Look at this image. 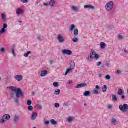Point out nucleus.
<instances>
[{
    "label": "nucleus",
    "mask_w": 128,
    "mask_h": 128,
    "mask_svg": "<svg viewBox=\"0 0 128 128\" xmlns=\"http://www.w3.org/2000/svg\"><path fill=\"white\" fill-rule=\"evenodd\" d=\"M32 96H34V92H32Z\"/></svg>",
    "instance_id": "63"
},
{
    "label": "nucleus",
    "mask_w": 128,
    "mask_h": 128,
    "mask_svg": "<svg viewBox=\"0 0 128 128\" xmlns=\"http://www.w3.org/2000/svg\"><path fill=\"white\" fill-rule=\"evenodd\" d=\"M106 90H108V86H106V85L104 86L102 88V92H106Z\"/></svg>",
    "instance_id": "28"
},
{
    "label": "nucleus",
    "mask_w": 128,
    "mask_h": 128,
    "mask_svg": "<svg viewBox=\"0 0 128 128\" xmlns=\"http://www.w3.org/2000/svg\"><path fill=\"white\" fill-rule=\"evenodd\" d=\"M74 68H76V63H74V61L71 60V62L70 63V68L74 70Z\"/></svg>",
    "instance_id": "13"
},
{
    "label": "nucleus",
    "mask_w": 128,
    "mask_h": 128,
    "mask_svg": "<svg viewBox=\"0 0 128 128\" xmlns=\"http://www.w3.org/2000/svg\"><path fill=\"white\" fill-rule=\"evenodd\" d=\"M73 82L72 80L69 81L68 83V84H72Z\"/></svg>",
    "instance_id": "58"
},
{
    "label": "nucleus",
    "mask_w": 128,
    "mask_h": 128,
    "mask_svg": "<svg viewBox=\"0 0 128 128\" xmlns=\"http://www.w3.org/2000/svg\"><path fill=\"white\" fill-rule=\"evenodd\" d=\"M72 117H68V122H72Z\"/></svg>",
    "instance_id": "39"
},
{
    "label": "nucleus",
    "mask_w": 128,
    "mask_h": 128,
    "mask_svg": "<svg viewBox=\"0 0 128 128\" xmlns=\"http://www.w3.org/2000/svg\"><path fill=\"white\" fill-rule=\"evenodd\" d=\"M100 58V55L98 54H96V53L94 52V50H91V52L87 58V60L88 62H92V60H98Z\"/></svg>",
    "instance_id": "1"
},
{
    "label": "nucleus",
    "mask_w": 128,
    "mask_h": 128,
    "mask_svg": "<svg viewBox=\"0 0 128 128\" xmlns=\"http://www.w3.org/2000/svg\"><path fill=\"white\" fill-rule=\"evenodd\" d=\"M106 44L104 42H102L100 43V48L102 50H104V48H106Z\"/></svg>",
    "instance_id": "21"
},
{
    "label": "nucleus",
    "mask_w": 128,
    "mask_h": 128,
    "mask_svg": "<svg viewBox=\"0 0 128 128\" xmlns=\"http://www.w3.org/2000/svg\"><path fill=\"white\" fill-rule=\"evenodd\" d=\"M16 98H24V94L22 93V90L20 88H18V90L17 92H16Z\"/></svg>",
    "instance_id": "3"
},
{
    "label": "nucleus",
    "mask_w": 128,
    "mask_h": 128,
    "mask_svg": "<svg viewBox=\"0 0 128 128\" xmlns=\"http://www.w3.org/2000/svg\"><path fill=\"white\" fill-rule=\"evenodd\" d=\"M4 32H6V28H2L0 30V34H4Z\"/></svg>",
    "instance_id": "40"
},
{
    "label": "nucleus",
    "mask_w": 128,
    "mask_h": 128,
    "mask_svg": "<svg viewBox=\"0 0 128 128\" xmlns=\"http://www.w3.org/2000/svg\"><path fill=\"white\" fill-rule=\"evenodd\" d=\"M123 52H124V54H128V51L126 50V49H124V50H123Z\"/></svg>",
    "instance_id": "51"
},
{
    "label": "nucleus",
    "mask_w": 128,
    "mask_h": 128,
    "mask_svg": "<svg viewBox=\"0 0 128 128\" xmlns=\"http://www.w3.org/2000/svg\"><path fill=\"white\" fill-rule=\"evenodd\" d=\"M72 9L74 12H78V7H76V6H72Z\"/></svg>",
    "instance_id": "29"
},
{
    "label": "nucleus",
    "mask_w": 128,
    "mask_h": 128,
    "mask_svg": "<svg viewBox=\"0 0 128 128\" xmlns=\"http://www.w3.org/2000/svg\"><path fill=\"white\" fill-rule=\"evenodd\" d=\"M2 20H4V22L6 21V16H4V13L2 14Z\"/></svg>",
    "instance_id": "31"
},
{
    "label": "nucleus",
    "mask_w": 128,
    "mask_h": 128,
    "mask_svg": "<svg viewBox=\"0 0 128 128\" xmlns=\"http://www.w3.org/2000/svg\"><path fill=\"white\" fill-rule=\"evenodd\" d=\"M108 110H112V107L111 106H108Z\"/></svg>",
    "instance_id": "61"
},
{
    "label": "nucleus",
    "mask_w": 128,
    "mask_h": 128,
    "mask_svg": "<svg viewBox=\"0 0 128 128\" xmlns=\"http://www.w3.org/2000/svg\"><path fill=\"white\" fill-rule=\"evenodd\" d=\"M38 108H40V110H42V106L41 105L38 104Z\"/></svg>",
    "instance_id": "55"
},
{
    "label": "nucleus",
    "mask_w": 128,
    "mask_h": 128,
    "mask_svg": "<svg viewBox=\"0 0 128 128\" xmlns=\"http://www.w3.org/2000/svg\"><path fill=\"white\" fill-rule=\"evenodd\" d=\"M100 86L98 85H96V89L94 90L93 94H100Z\"/></svg>",
    "instance_id": "7"
},
{
    "label": "nucleus",
    "mask_w": 128,
    "mask_h": 128,
    "mask_svg": "<svg viewBox=\"0 0 128 128\" xmlns=\"http://www.w3.org/2000/svg\"><path fill=\"white\" fill-rule=\"evenodd\" d=\"M112 100H113V102H118V98L116 95L112 94Z\"/></svg>",
    "instance_id": "22"
},
{
    "label": "nucleus",
    "mask_w": 128,
    "mask_h": 128,
    "mask_svg": "<svg viewBox=\"0 0 128 128\" xmlns=\"http://www.w3.org/2000/svg\"><path fill=\"white\" fill-rule=\"evenodd\" d=\"M9 89L11 90L12 92H16L18 90V88H16V87H14V86L10 87Z\"/></svg>",
    "instance_id": "15"
},
{
    "label": "nucleus",
    "mask_w": 128,
    "mask_h": 128,
    "mask_svg": "<svg viewBox=\"0 0 128 128\" xmlns=\"http://www.w3.org/2000/svg\"><path fill=\"white\" fill-rule=\"evenodd\" d=\"M101 65H102V62H100L97 63V66H100Z\"/></svg>",
    "instance_id": "56"
},
{
    "label": "nucleus",
    "mask_w": 128,
    "mask_h": 128,
    "mask_svg": "<svg viewBox=\"0 0 128 128\" xmlns=\"http://www.w3.org/2000/svg\"><path fill=\"white\" fill-rule=\"evenodd\" d=\"M19 120H20V116H18V115H15L14 118V124H18Z\"/></svg>",
    "instance_id": "9"
},
{
    "label": "nucleus",
    "mask_w": 128,
    "mask_h": 128,
    "mask_svg": "<svg viewBox=\"0 0 128 128\" xmlns=\"http://www.w3.org/2000/svg\"><path fill=\"white\" fill-rule=\"evenodd\" d=\"M50 123L52 126H58V122L54 119L50 120Z\"/></svg>",
    "instance_id": "19"
},
{
    "label": "nucleus",
    "mask_w": 128,
    "mask_h": 128,
    "mask_svg": "<svg viewBox=\"0 0 128 128\" xmlns=\"http://www.w3.org/2000/svg\"><path fill=\"white\" fill-rule=\"evenodd\" d=\"M84 8H89L90 10H93L95 9L94 6L90 4L85 6H84Z\"/></svg>",
    "instance_id": "12"
},
{
    "label": "nucleus",
    "mask_w": 128,
    "mask_h": 128,
    "mask_svg": "<svg viewBox=\"0 0 128 128\" xmlns=\"http://www.w3.org/2000/svg\"><path fill=\"white\" fill-rule=\"evenodd\" d=\"M54 60H51L50 61V64H54Z\"/></svg>",
    "instance_id": "59"
},
{
    "label": "nucleus",
    "mask_w": 128,
    "mask_h": 128,
    "mask_svg": "<svg viewBox=\"0 0 128 128\" xmlns=\"http://www.w3.org/2000/svg\"><path fill=\"white\" fill-rule=\"evenodd\" d=\"M30 54H32L31 52H28L26 54H24V56H25V58H28V56H30Z\"/></svg>",
    "instance_id": "32"
},
{
    "label": "nucleus",
    "mask_w": 128,
    "mask_h": 128,
    "mask_svg": "<svg viewBox=\"0 0 128 128\" xmlns=\"http://www.w3.org/2000/svg\"><path fill=\"white\" fill-rule=\"evenodd\" d=\"M16 14H18V16H20V14H24V11L22 9L18 8V9Z\"/></svg>",
    "instance_id": "11"
},
{
    "label": "nucleus",
    "mask_w": 128,
    "mask_h": 128,
    "mask_svg": "<svg viewBox=\"0 0 128 128\" xmlns=\"http://www.w3.org/2000/svg\"><path fill=\"white\" fill-rule=\"evenodd\" d=\"M38 40L39 42H42L44 40V38L40 36L38 37Z\"/></svg>",
    "instance_id": "41"
},
{
    "label": "nucleus",
    "mask_w": 128,
    "mask_h": 128,
    "mask_svg": "<svg viewBox=\"0 0 128 128\" xmlns=\"http://www.w3.org/2000/svg\"><path fill=\"white\" fill-rule=\"evenodd\" d=\"M0 52H6V49H4V48H0Z\"/></svg>",
    "instance_id": "43"
},
{
    "label": "nucleus",
    "mask_w": 128,
    "mask_h": 128,
    "mask_svg": "<svg viewBox=\"0 0 128 128\" xmlns=\"http://www.w3.org/2000/svg\"><path fill=\"white\" fill-rule=\"evenodd\" d=\"M78 34H79L78 30L76 29L74 30V36H78Z\"/></svg>",
    "instance_id": "26"
},
{
    "label": "nucleus",
    "mask_w": 128,
    "mask_h": 128,
    "mask_svg": "<svg viewBox=\"0 0 128 128\" xmlns=\"http://www.w3.org/2000/svg\"><path fill=\"white\" fill-rule=\"evenodd\" d=\"M123 38H124V36H122V35H120L118 36V38H120V40H122Z\"/></svg>",
    "instance_id": "57"
},
{
    "label": "nucleus",
    "mask_w": 128,
    "mask_h": 128,
    "mask_svg": "<svg viewBox=\"0 0 128 128\" xmlns=\"http://www.w3.org/2000/svg\"><path fill=\"white\" fill-rule=\"evenodd\" d=\"M84 106H88V104H84Z\"/></svg>",
    "instance_id": "64"
},
{
    "label": "nucleus",
    "mask_w": 128,
    "mask_h": 128,
    "mask_svg": "<svg viewBox=\"0 0 128 128\" xmlns=\"http://www.w3.org/2000/svg\"><path fill=\"white\" fill-rule=\"evenodd\" d=\"M72 42H78V38H74L72 39Z\"/></svg>",
    "instance_id": "36"
},
{
    "label": "nucleus",
    "mask_w": 128,
    "mask_h": 128,
    "mask_svg": "<svg viewBox=\"0 0 128 128\" xmlns=\"http://www.w3.org/2000/svg\"><path fill=\"white\" fill-rule=\"evenodd\" d=\"M54 94H56V96H58L59 94H60V89H58L55 91Z\"/></svg>",
    "instance_id": "27"
},
{
    "label": "nucleus",
    "mask_w": 128,
    "mask_h": 128,
    "mask_svg": "<svg viewBox=\"0 0 128 128\" xmlns=\"http://www.w3.org/2000/svg\"><path fill=\"white\" fill-rule=\"evenodd\" d=\"M118 96H122V94H124V92H122V90L118 89Z\"/></svg>",
    "instance_id": "23"
},
{
    "label": "nucleus",
    "mask_w": 128,
    "mask_h": 128,
    "mask_svg": "<svg viewBox=\"0 0 128 128\" xmlns=\"http://www.w3.org/2000/svg\"><path fill=\"white\" fill-rule=\"evenodd\" d=\"M46 74H48V71L44 70L41 72L40 76H42V77L46 76Z\"/></svg>",
    "instance_id": "18"
},
{
    "label": "nucleus",
    "mask_w": 128,
    "mask_h": 128,
    "mask_svg": "<svg viewBox=\"0 0 128 128\" xmlns=\"http://www.w3.org/2000/svg\"><path fill=\"white\" fill-rule=\"evenodd\" d=\"M62 54H64V56H65V54H68V56H70L72 54V52L70 50H62Z\"/></svg>",
    "instance_id": "6"
},
{
    "label": "nucleus",
    "mask_w": 128,
    "mask_h": 128,
    "mask_svg": "<svg viewBox=\"0 0 128 128\" xmlns=\"http://www.w3.org/2000/svg\"><path fill=\"white\" fill-rule=\"evenodd\" d=\"M98 76L99 78H102V74H99Z\"/></svg>",
    "instance_id": "62"
},
{
    "label": "nucleus",
    "mask_w": 128,
    "mask_h": 128,
    "mask_svg": "<svg viewBox=\"0 0 128 128\" xmlns=\"http://www.w3.org/2000/svg\"><path fill=\"white\" fill-rule=\"evenodd\" d=\"M15 50H16V48H13L12 50V52L13 56H16V53L14 52Z\"/></svg>",
    "instance_id": "35"
},
{
    "label": "nucleus",
    "mask_w": 128,
    "mask_h": 128,
    "mask_svg": "<svg viewBox=\"0 0 128 128\" xmlns=\"http://www.w3.org/2000/svg\"><path fill=\"white\" fill-rule=\"evenodd\" d=\"M58 40L60 44L64 42V38L60 34H58L57 36Z\"/></svg>",
    "instance_id": "5"
},
{
    "label": "nucleus",
    "mask_w": 128,
    "mask_h": 128,
    "mask_svg": "<svg viewBox=\"0 0 128 128\" xmlns=\"http://www.w3.org/2000/svg\"><path fill=\"white\" fill-rule=\"evenodd\" d=\"M114 2H110L106 4V10H108V12H110V10L114 8Z\"/></svg>",
    "instance_id": "2"
},
{
    "label": "nucleus",
    "mask_w": 128,
    "mask_h": 128,
    "mask_svg": "<svg viewBox=\"0 0 128 128\" xmlns=\"http://www.w3.org/2000/svg\"><path fill=\"white\" fill-rule=\"evenodd\" d=\"M44 124L46 126H48V124H50V121H47V122L44 121Z\"/></svg>",
    "instance_id": "53"
},
{
    "label": "nucleus",
    "mask_w": 128,
    "mask_h": 128,
    "mask_svg": "<svg viewBox=\"0 0 128 128\" xmlns=\"http://www.w3.org/2000/svg\"><path fill=\"white\" fill-rule=\"evenodd\" d=\"M64 106H68L69 104L68 102H65Z\"/></svg>",
    "instance_id": "54"
},
{
    "label": "nucleus",
    "mask_w": 128,
    "mask_h": 128,
    "mask_svg": "<svg viewBox=\"0 0 128 128\" xmlns=\"http://www.w3.org/2000/svg\"><path fill=\"white\" fill-rule=\"evenodd\" d=\"M55 5H56V2L54 0L50 1V3H49V6L51 8H53V6H54Z\"/></svg>",
    "instance_id": "17"
},
{
    "label": "nucleus",
    "mask_w": 128,
    "mask_h": 128,
    "mask_svg": "<svg viewBox=\"0 0 128 128\" xmlns=\"http://www.w3.org/2000/svg\"><path fill=\"white\" fill-rule=\"evenodd\" d=\"M119 109L121 112H126V110H128V104H124V106L120 105L119 106Z\"/></svg>",
    "instance_id": "4"
},
{
    "label": "nucleus",
    "mask_w": 128,
    "mask_h": 128,
    "mask_svg": "<svg viewBox=\"0 0 128 128\" xmlns=\"http://www.w3.org/2000/svg\"><path fill=\"white\" fill-rule=\"evenodd\" d=\"M72 68L67 69L64 76H68V73L70 72H72Z\"/></svg>",
    "instance_id": "25"
},
{
    "label": "nucleus",
    "mask_w": 128,
    "mask_h": 128,
    "mask_svg": "<svg viewBox=\"0 0 128 128\" xmlns=\"http://www.w3.org/2000/svg\"><path fill=\"white\" fill-rule=\"evenodd\" d=\"M108 30H114V26L113 25L109 26L108 27Z\"/></svg>",
    "instance_id": "38"
},
{
    "label": "nucleus",
    "mask_w": 128,
    "mask_h": 128,
    "mask_svg": "<svg viewBox=\"0 0 128 128\" xmlns=\"http://www.w3.org/2000/svg\"><path fill=\"white\" fill-rule=\"evenodd\" d=\"M8 28V24H4L3 28Z\"/></svg>",
    "instance_id": "52"
},
{
    "label": "nucleus",
    "mask_w": 128,
    "mask_h": 128,
    "mask_svg": "<svg viewBox=\"0 0 128 128\" xmlns=\"http://www.w3.org/2000/svg\"><path fill=\"white\" fill-rule=\"evenodd\" d=\"M32 100H28L27 102V104L28 106H32Z\"/></svg>",
    "instance_id": "42"
},
{
    "label": "nucleus",
    "mask_w": 128,
    "mask_h": 128,
    "mask_svg": "<svg viewBox=\"0 0 128 128\" xmlns=\"http://www.w3.org/2000/svg\"><path fill=\"white\" fill-rule=\"evenodd\" d=\"M76 28V26L74 24H72L70 27V30L71 32H72Z\"/></svg>",
    "instance_id": "30"
},
{
    "label": "nucleus",
    "mask_w": 128,
    "mask_h": 128,
    "mask_svg": "<svg viewBox=\"0 0 128 128\" xmlns=\"http://www.w3.org/2000/svg\"><path fill=\"white\" fill-rule=\"evenodd\" d=\"M4 120H5L4 118V116H2V118L0 120V124H5L6 121Z\"/></svg>",
    "instance_id": "37"
},
{
    "label": "nucleus",
    "mask_w": 128,
    "mask_h": 128,
    "mask_svg": "<svg viewBox=\"0 0 128 128\" xmlns=\"http://www.w3.org/2000/svg\"><path fill=\"white\" fill-rule=\"evenodd\" d=\"M112 124H116V120L114 118H113L112 120Z\"/></svg>",
    "instance_id": "48"
},
{
    "label": "nucleus",
    "mask_w": 128,
    "mask_h": 128,
    "mask_svg": "<svg viewBox=\"0 0 128 128\" xmlns=\"http://www.w3.org/2000/svg\"><path fill=\"white\" fill-rule=\"evenodd\" d=\"M14 78L15 80H18V82H20V80H22L23 77L22 76L18 75L16 76H14Z\"/></svg>",
    "instance_id": "10"
},
{
    "label": "nucleus",
    "mask_w": 128,
    "mask_h": 128,
    "mask_svg": "<svg viewBox=\"0 0 128 128\" xmlns=\"http://www.w3.org/2000/svg\"><path fill=\"white\" fill-rule=\"evenodd\" d=\"M22 2H23V4H28V0H22Z\"/></svg>",
    "instance_id": "45"
},
{
    "label": "nucleus",
    "mask_w": 128,
    "mask_h": 128,
    "mask_svg": "<svg viewBox=\"0 0 128 128\" xmlns=\"http://www.w3.org/2000/svg\"><path fill=\"white\" fill-rule=\"evenodd\" d=\"M3 118L6 120H10V114H5L3 116Z\"/></svg>",
    "instance_id": "16"
},
{
    "label": "nucleus",
    "mask_w": 128,
    "mask_h": 128,
    "mask_svg": "<svg viewBox=\"0 0 128 128\" xmlns=\"http://www.w3.org/2000/svg\"><path fill=\"white\" fill-rule=\"evenodd\" d=\"M106 79L107 80H110V75H106Z\"/></svg>",
    "instance_id": "44"
},
{
    "label": "nucleus",
    "mask_w": 128,
    "mask_h": 128,
    "mask_svg": "<svg viewBox=\"0 0 128 128\" xmlns=\"http://www.w3.org/2000/svg\"><path fill=\"white\" fill-rule=\"evenodd\" d=\"M88 86V84L86 83H82L79 84H78L75 86V88H86Z\"/></svg>",
    "instance_id": "8"
},
{
    "label": "nucleus",
    "mask_w": 128,
    "mask_h": 128,
    "mask_svg": "<svg viewBox=\"0 0 128 128\" xmlns=\"http://www.w3.org/2000/svg\"><path fill=\"white\" fill-rule=\"evenodd\" d=\"M44 6H46V7L50 6V4L44 3Z\"/></svg>",
    "instance_id": "49"
},
{
    "label": "nucleus",
    "mask_w": 128,
    "mask_h": 128,
    "mask_svg": "<svg viewBox=\"0 0 128 128\" xmlns=\"http://www.w3.org/2000/svg\"><path fill=\"white\" fill-rule=\"evenodd\" d=\"M34 110V107L32 106H28V110L30 111V112H32V110Z\"/></svg>",
    "instance_id": "33"
},
{
    "label": "nucleus",
    "mask_w": 128,
    "mask_h": 128,
    "mask_svg": "<svg viewBox=\"0 0 128 128\" xmlns=\"http://www.w3.org/2000/svg\"><path fill=\"white\" fill-rule=\"evenodd\" d=\"M60 105L59 104L56 103L55 104V108H60Z\"/></svg>",
    "instance_id": "46"
},
{
    "label": "nucleus",
    "mask_w": 128,
    "mask_h": 128,
    "mask_svg": "<svg viewBox=\"0 0 128 128\" xmlns=\"http://www.w3.org/2000/svg\"><path fill=\"white\" fill-rule=\"evenodd\" d=\"M84 96H90V91H86L84 93Z\"/></svg>",
    "instance_id": "20"
},
{
    "label": "nucleus",
    "mask_w": 128,
    "mask_h": 128,
    "mask_svg": "<svg viewBox=\"0 0 128 128\" xmlns=\"http://www.w3.org/2000/svg\"><path fill=\"white\" fill-rule=\"evenodd\" d=\"M14 102L16 104V106H20V102H18V98H14Z\"/></svg>",
    "instance_id": "24"
},
{
    "label": "nucleus",
    "mask_w": 128,
    "mask_h": 128,
    "mask_svg": "<svg viewBox=\"0 0 128 128\" xmlns=\"http://www.w3.org/2000/svg\"><path fill=\"white\" fill-rule=\"evenodd\" d=\"M10 96L12 98H14V93H11Z\"/></svg>",
    "instance_id": "47"
},
{
    "label": "nucleus",
    "mask_w": 128,
    "mask_h": 128,
    "mask_svg": "<svg viewBox=\"0 0 128 128\" xmlns=\"http://www.w3.org/2000/svg\"><path fill=\"white\" fill-rule=\"evenodd\" d=\"M53 86L54 88H58V86H60V84H58V82H54L53 84Z\"/></svg>",
    "instance_id": "34"
},
{
    "label": "nucleus",
    "mask_w": 128,
    "mask_h": 128,
    "mask_svg": "<svg viewBox=\"0 0 128 128\" xmlns=\"http://www.w3.org/2000/svg\"><path fill=\"white\" fill-rule=\"evenodd\" d=\"M116 74H122V72L120 70H118L116 72H115Z\"/></svg>",
    "instance_id": "50"
},
{
    "label": "nucleus",
    "mask_w": 128,
    "mask_h": 128,
    "mask_svg": "<svg viewBox=\"0 0 128 128\" xmlns=\"http://www.w3.org/2000/svg\"><path fill=\"white\" fill-rule=\"evenodd\" d=\"M121 98H122V100H124V98H126V96H124L122 95L121 96Z\"/></svg>",
    "instance_id": "60"
},
{
    "label": "nucleus",
    "mask_w": 128,
    "mask_h": 128,
    "mask_svg": "<svg viewBox=\"0 0 128 128\" xmlns=\"http://www.w3.org/2000/svg\"><path fill=\"white\" fill-rule=\"evenodd\" d=\"M36 118H38V114L36 112H33V114H32L31 117L32 120H36Z\"/></svg>",
    "instance_id": "14"
}]
</instances>
